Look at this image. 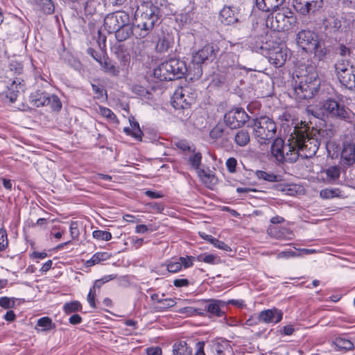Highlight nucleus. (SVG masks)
Returning <instances> with one entry per match:
<instances>
[{"instance_id":"nucleus-64","label":"nucleus","mask_w":355,"mask_h":355,"mask_svg":"<svg viewBox=\"0 0 355 355\" xmlns=\"http://www.w3.org/2000/svg\"><path fill=\"white\" fill-rule=\"evenodd\" d=\"M95 297H96V292H95V291H93V289H90L88 295H87V302H89V304H90V306L92 308H95L96 307Z\"/></svg>"},{"instance_id":"nucleus-12","label":"nucleus","mask_w":355,"mask_h":355,"mask_svg":"<svg viewBox=\"0 0 355 355\" xmlns=\"http://www.w3.org/2000/svg\"><path fill=\"white\" fill-rule=\"evenodd\" d=\"M334 69L340 83L349 90H355V67L340 59L334 64Z\"/></svg>"},{"instance_id":"nucleus-44","label":"nucleus","mask_w":355,"mask_h":355,"mask_svg":"<svg viewBox=\"0 0 355 355\" xmlns=\"http://www.w3.org/2000/svg\"><path fill=\"white\" fill-rule=\"evenodd\" d=\"M193 13L189 10H184L178 17L177 19L179 20L182 24H187L191 23L193 20Z\"/></svg>"},{"instance_id":"nucleus-14","label":"nucleus","mask_w":355,"mask_h":355,"mask_svg":"<svg viewBox=\"0 0 355 355\" xmlns=\"http://www.w3.org/2000/svg\"><path fill=\"white\" fill-rule=\"evenodd\" d=\"M270 49L263 55L267 57L270 63L275 67L283 66L287 60L286 49H284V44L273 40Z\"/></svg>"},{"instance_id":"nucleus-24","label":"nucleus","mask_w":355,"mask_h":355,"mask_svg":"<svg viewBox=\"0 0 355 355\" xmlns=\"http://www.w3.org/2000/svg\"><path fill=\"white\" fill-rule=\"evenodd\" d=\"M134 29H135V25L131 24L130 21L126 23L125 25L121 26V28H118L113 33L115 34L116 40L122 42L130 39L132 35H135Z\"/></svg>"},{"instance_id":"nucleus-15","label":"nucleus","mask_w":355,"mask_h":355,"mask_svg":"<svg viewBox=\"0 0 355 355\" xmlns=\"http://www.w3.org/2000/svg\"><path fill=\"white\" fill-rule=\"evenodd\" d=\"M250 119L243 108L237 107L227 112L224 116L227 126L231 129H236L243 126Z\"/></svg>"},{"instance_id":"nucleus-8","label":"nucleus","mask_w":355,"mask_h":355,"mask_svg":"<svg viewBox=\"0 0 355 355\" xmlns=\"http://www.w3.org/2000/svg\"><path fill=\"white\" fill-rule=\"evenodd\" d=\"M293 146L297 155V159L301 157L304 159L311 158L315 155L318 150L320 142L318 141L312 132L298 133L295 137L291 135Z\"/></svg>"},{"instance_id":"nucleus-10","label":"nucleus","mask_w":355,"mask_h":355,"mask_svg":"<svg viewBox=\"0 0 355 355\" xmlns=\"http://www.w3.org/2000/svg\"><path fill=\"white\" fill-rule=\"evenodd\" d=\"M249 126L253 128V134L257 141L261 144H266L274 139L277 132L275 122L264 116L253 119Z\"/></svg>"},{"instance_id":"nucleus-29","label":"nucleus","mask_w":355,"mask_h":355,"mask_svg":"<svg viewBox=\"0 0 355 355\" xmlns=\"http://www.w3.org/2000/svg\"><path fill=\"white\" fill-rule=\"evenodd\" d=\"M100 65L103 70L113 76H118L119 73V68L112 62L107 57H103V60L100 61Z\"/></svg>"},{"instance_id":"nucleus-9","label":"nucleus","mask_w":355,"mask_h":355,"mask_svg":"<svg viewBox=\"0 0 355 355\" xmlns=\"http://www.w3.org/2000/svg\"><path fill=\"white\" fill-rule=\"evenodd\" d=\"M297 24V17L288 8L282 7L279 11L271 12L267 17L266 25L278 32L292 30Z\"/></svg>"},{"instance_id":"nucleus-42","label":"nucleus","mask_w":355,"mask_h":355,"mask_svg":"<svg viewBox=\"0 0 355 355\" xmlns=\"http://www.w3.org/2000/svg\"><path fill=\"white\" fill-rule=\"evenodd\" d=\"M117 57L120 60L122 70L126 69L129 67L130 62V54L129 53L121 51L118 53Z\"/></svg>"},{"instance_id":"nucleus-5","label":"nucleus","mask_w":355,"mask_h":355,"mask_svg":"<svg viewBox=\"0 0 355 355\" xmlns=\"http://www.w3.org/2000/svg\"><path fill=\"white\" fill-rule=\"evenodd\" d=\"M187 73L192 77L190 65L187 67L185 62L182 60L171 58L163 62L155 68L153 75L160 81H169L182 78Z\"/></svg>"},{"instance_id":"nucleus-28","label":"nucleus","mask_w":355,"mask_h":355,"mask_svg":"<svg viewBox=\"0 0 355 355\" xmlns=\"http://www.w3.org/2000/svg\"><path fill=\"white\" fill-rule=\"evenodd\" d=\"M49 94L42 92L40 90H37L31 95V101L33 105L35 107H42L46 105V101Z\"/></svg>"},{"instance_id":"nucleus-51","label":"nucleus","mask_w":355,"mask_h":355,"mask_svg":"<svg viewBox=\"0 0 355 355\" xmlns=\"http://www.w3.org/2000/svg\"><path fill=\"white\" fill-rule=\"evenodd\" d=\"M167 270L171 273H176L181 270L182 264L179 261H169L166 263Z\"/></svg>"},{"instance_id":"nucleus-20","label":"nucleus","mask_w":355,"mask_h":355,"mask_svg":"<svg viewBox=\"0 0 355 355\" xmlns=\"http://www.w3.org/2000/svg\"><path fill=\"white\" fill-rule=\"evenodd\" d=\"M24 80L21 77H15L10 86H8V90L6 91V97L9 98L10 101L15 102L20 92L24 90Z\"/></svg>"},{"instance_id":"nucleus-48","label":"nucleus","mask_w":355,"mask_h":355,"mask_svg":"<svg viewBox=\"0 0 355 355\" xmlns=\"http://www.w3.org/2000/svg\"><path fill=\"white\" fill-rule=\"evenodd\" d=\"M202 160V155L200 153L198 152L194 153L192 156H191L189 159V162L191 166L196 169L198 170Z\"/></svg>"},{"instance_id":"nucleus-6","label":"nucleus","mask_w":355,"mask_h":355,"mask_svg":"<svg viewBox=\"0 0 355 355\" xmlns=\"http://www.w3.org/2000/svg\"><path fill=\"white\" fill-rule=\"evenodd\" d=\"M273 40L268 35L267 27L263 24L257 22L252 24V31L247 42L252 51L264 55L270 49Z\"/></svg>"},{"instance_id":"nucleus-27","label":"nucleus","mask_w":355,"mask_h":355,"mask_svg":"<svg viewBox=\"0 0 355 355\" xmlns=\"http://www.w3.org/2000/svg\"><path fill=\"white\" fill-rule=\"evenodd\" d=\"M144 37H139L135 35V39L131 42L130 51L133 58H137L144 53V42L141 40Z\"/></svg>"},{"instance_id":"nucleus-47","label":"nucleus","mask_w":355,"mask_h":355,"mask_svg":"<svg viewBox=\"0 0 355 355\" xmlns=\"http://www.w3.org/2000/svg\"><path fill=\"white\" fill-rule=\"evenodd\" d=\"M97 2L95 0H87L85 3V13L92 15L96 12Z\"/></svg>"},{"instance_id":"nucleus-62","label":"nucleus","mask_w":355,"mask_h":355,"mask_svg":"<svg viewBox=\"0 0 355 355\" xmlns=\"http://www.w3.org/2000/svg\"><path fill=\"white\" fill-rule=\"evenodd\" d=\"M92 91L96 95L97 98H101L103 96L104 93H106V91L98 85L92 84Z\"/></svg>"},{"instance_id":"nucleus-18","label":"nucleus","mask_w":355,"mask_h":355,"mask_svg":"<svg viewBox=\"0 0 355 355\" xmlns=\"http://www.w3.org/2000/svg\"><path fill=\"white\" fill-rule=\"evenodd\" d=\"M340 163L345 167L352 166L355 164V141L345 139L342 145Z\"/></svg>"},{"instance_id":"nucleus-34","label":"nucleus","mask_w":355,"mask_h":355,"mask_svg":"<svg viewBox=\"0 0 355 355\" xmlns=\"http://www.w3.org/2000/svg\"><path fill=\"white\" fill-rule=\"evenodd\" d=\"M340 166H331L324 171L326 174L327 179L329 182H334L338 180L340 175Z\"/></svg>"},{"instance_id":"nucleus-17","label":"nucleus","mask_w":355,"mask_h":355,"mask_svg":"<svg viewBox=\"0 0 355 355\" xmlns=\"http://www.w3.org/2000/svg\"><path fill=\"white\" fill-rule=\"evenodd\" d=\"M324 0H294L293 8L296 12L306 15L314 13L322 8Z\"/></svg>"},{"instance_id":"nucleus-45","label":"nucleus","mask_w":355,"mask_h":355,"mask_svg":"<svg viewBox=\"0 0 355 355\" xmlns=\"http://www.w3.org/2000/svg\"><path fill=\"white\" fill-rule=\"evenodd\" d=\"M94 239L103 241H110L112 239V234L110 232L103 230H94L92 233Z\"/></svg>"},{"instance_id":"nucleus-53","label":"nucleus","mask_w":355,"mask_h":355,"mask_svg":"<svg viewBox=\"0 0 355 355\" xmlns=\"http://www.w3.org/2000/svg\"><path fill=\"white\" fill-rule=\"evenodd\" d=\"M8 245L7 232L4 228L0 229V250H4Z\"/></svg>"},{"instance_id":"nucleus-41","label":"nucleus","mask_w":355,"mask_h":355,"mask_svg":"<svg viewBox=\"0 0 355 355\" xmlns=\"http://www.w3.org/2000/svg\"><path fill=\"white\" fill-rule=\"evenodd\" d=\"M130 123L132 130L131 136L137 139L141 140L143 133L140 129L139 123L132 119V120L130 119Z\"/></svg>"},{"instance_id":"nucleus-50","label":"nucleus","mask_w":355,"mask_h":355,"mask_svg":"<svg viewBox=\"0 0 355 355\" xmlns=\"http://www.w3.org/2000/svg\"><path fill=\"white\" fill-rule=\"evenodd\" d=\"M159 306H156L157 310H165L168 308L173 307L175 305L176 302L173 299L166 298L159 301Z\"/></svg>"},{"instance_id":"nucleus-49","label":"nucleus","mask_w":355,"mask_h":355,"mask_svg":"<svg viewBox=\"0 0 355 355\" xmlns=\"http://www.w3.org/2000/svg\"><path fill=\"white\" fill-rule=\"evenodd\" d=\"M132 92L140 97L150 98V92L146 88L140 85H135L132 87Z\"/></svg>"},{"instance_id":"nucleus-33","label":"nucleus","mask_w":355,"mask_h":355,"mask_svg":"<svg viewBox=\"0 0 355 355\" xmlns=\"http://www.w3.org/2000/svg\"><path fill=\"white\" fill-rule=\"evenodd\" d=\"M35 3L40 8L44 13L50 15L53 13L55 6L51 0H33Z\"/></svg>"},{"instance_id":"nucleus-55","label":"nucleus","mask_w":355,"mask_h":355,"mask_svg":"<svg viewBox=\"0 0 355 355\" xmlns=\"http://www.w3.org/2000/svg\"><path fill=\"white\" fill-rule=\"evenodd\" d=\"M179 260L180 263L182 264V267L183 266L184 268H188L193 265L195 257L193 256H187L186 257H181Z\"/></svg>"},{"instance_id":"nucleus-61","label":"nucleus","mask_w":355,"mask_h":355,"mask_svg":"<svg viewBox=\"0 0 355 355\" xmlns=\"http://www.w3.org/2000/svg\"><path fill=\"white\" fill-rule=\"evenodd\" d=\"M196 171L198 172L199 177L202 180H205V179H207V180H210L211 182H212L214 180L216 179L215 176L214 175L207 173L204 169H200V168H199L198 170H196Z\"/></svg>"},{"instance_id":"nucleus-11","label":"nucleus","mask_w":355,"mask_h":355,"mask_svg":"<svg viewBox=\"0 0 355 355\" xmlns=\"http://www.w3.org/2000/svg\"><path fill=\"white\" fill-rule=\"evenodd\" d=\"M270 151L275 160L279 164L295 163L297 160V155L293 146L291 138L286 144L282 138H275L271 145Z\"/></svg>"},{"instance_id":"nucleus-4","label":"nucleus","mask_w":355,"mask_h":355,"mask_svg":"<svg viewBox=\"0 0 355 355\" xmlns=\"http://www.w3.org/2000/svg\"><path fill=\"white\" fill-rule=\"evenodd\" d=\"M306 73L297 76L298 80H295L293 85L294 92L299 99H310L318 94L320 80L313 67H306Z\"/></svg>"},{"instance_id":"nucleus-38","label":"nucleus","mask_w":355,"mask_h":355,"mask_svg":"<svg viewBox=\"0 0 355 355\" xmlns=\"http://www.w3.org/2000/svg\"><path fill=\"white\" fill-rule=\"evenodd\" d=\"M341 191L339 189H324L320 192V196L323 199H331L335 197H340Z\"/></svg>"},{"instance_id":"nucleus-16","label":"nucleus","mask_w":355,"mask_h":355,"mask_svg":"<svg viewBox=\"0 0 355 355\" xmlns=\"http://www.w3.org/2000/svg\"><path fill=\"white\" fill-rule=\"evenodd\" d=\"M189 87L180 88L175 91L172 97V105L176 110H187L194 101V97L189 96Z\"/></svg>"},{"instance_id":"nucleus-59","label":"nucleus","mask_w":355,"mask_h":355,"mask_svg":"<svg viewBox=\"0 0 355 355\" xmlns=\"http://www.w3.org/2000/svg\"><path fill=\"white\" fill-rule=\"evenodd\" d=\"M178 312L181 314H186L187 315H193L200 313L197 309L190 306L181 308L178 311Z\"/></svg>"},{"instance_id":"nucleus-31","label":"nucleus","mask_w":355,"mask_h":355,"mask_svg":"<svg viewBox=\"0 0 355 355\" xmlns=\"http://www.w3.org/2000/svg\"><path fill=\"white\" fill-rule=\"evenodd\" d=\"M250 141V134L248 130L241 129L236 132L234 135V141L240 147L247 146Z\"/></svg>"},{"instance_id":"nucleus-63","label":"nucleus","mask_w":355,"mask_h":355,"mask_svg":"<svg viewBox=\"0 0 355 355\" xmlns=\"http://www.w3.org/2000/svg\"><path fill=\"white\" fill-rule=\"evenodd\" d=\"M173 285L175 287H186L189 285V282L187 279H175L173 280Z\"/></svg>"},{"instance_id":"nucleus-37","label":"nucleus","mask_w":355,"mask_h":355,"mask_svg":"<svg viewBox=\"0 0 355 355\" xmlns=\"http://www.w3.org/2000/svg\"><path fill=\"white\" fill-rule=\"evenodd\" d=\"M45 106H49L52 110L58 112L62 108V103L58 96L49 94Z\"/></svg>"},{"instance_id":"nucleus-1","label":"nucleus","mask_w":355,"mask_h":355,"mask_svg":"<svg viewBox=\"0 0 355 355\" xmlns=\"http://www.w3.org/2000/svg\"><path fill=\"white\" fill-rule=\"evenodd\" d=\"M308 112L318 119H329L352 123L354 119V112L345 105L341 96L328 97L318 105L308 108Z\"/></svg>"},{"instance_id":"nucleus-58","label":"nucleus","mask_w":355,"mask_h":355,"mask_svg":"<svg viewBox=\"0 0 355 355\" xmlns=\"http://www.w3.org/2000/svg\"><path fill=\"white\" fill-rule=\"evenodd\" d=\"M15 302L12 301L10 298L8 297H2L0 298V306L4 309H10L13 307Z\"/></svg>"},{"instance_id":"nucleus-46","label":"nucleus","mask_w":355,"mask_h":355,"mask_svg":"<svg viewBox=\"0 0 355 355\" xmlns=\"http://www.w3.org/2000/svg\"><path fill=\"white\" fill-rule=\"evenodd\" d=\"M9 68L10 71L14 75H17V77H20L19 76H21L24 71L23 64L15 61H12L10 63Z\"/></svg>"},{"instance_id":"nucleus-23","label":"nucleus","mask_w":355,"mask_h":355,"mask_svg":"<svg viewBox=\"0 0 355 355\" xmlns=\"http://www.w3.org/2000/svg\"><path fill=\"white\" fill-rule=\"evenodd\" d=\"M285 0H256L257 8L263 12H277Z\"/></svg>"},{"instance_id":"nucleus-35","label":"nucleus","mask_w":355,"mask_h":355,"mask_svg":"<svg viewBox=\"0 0 355 355\" xmlns=\"http://www.w3.org/2000/svg\"><path fill=\"white\" fill-rule=\"evenodd\" d=\"M110 258V255L107 252H96L95 253L90 259L87 260L85 263L87 267H91L94 266L101 261L107 260Z\"/></svg>"},{"instance_id":"nucleus-22","label":"nucleus","mask_w":355,"mask_h":355,"mask_svg":"<svg viewBox=\"0 0 355 355\" xmlns=\"http://www.w3.org/2000/svg\"><path fill=\"white\" fill-rule=\"evenodd\" d=\"M193 342L191 340H180L173 345V355H191L193 352Z\"/></svg>"},{"instance_id":"nucleus-57","label":"nucleus","mask_w":355,"mask_h":355,"mask_svg":"<svg viewBox=\"0 0 355 355\" xmlns=\"http://www.w3.org/2000/svg\"><path fill=\"white\" fill-rule=\"evenodd\" d=\"M216 248L223 250L224 251H230L231 250L229 245L225 244L223 241H219L218 239L214 238L211 243Z\"/></svg>"},{"instance_id":"nucleus-43","label":"nucleus","mask_w":355,"mask_h":355,"mask_svg":"<svg viewBox=\"0 0 355 355\" xmlns=\"http://www.w3.org/2000/svg\"><path fill=\"white\" fill-rule=\"evenodd\" d=\"M197 259L199 261H202L209 264H216L219 261L218 257L214 254H202L198 256Z\"/></svg>"},{"instance_id":"nucleus-13","label":"nucleus","mask_w":355,"mask_h":355,"mask_svg":"<svg viewBox=\"0 0 355 355\" xmlns=\"http://www.w3.org/2000/svg\"><path fill=\"white\" fill-rule=\"evenodd\" d=\"M130 21V17L128 12L122 10L116 11L107 15L104 19L105 29L109 33H113L121 26Z\"/></svg>"},{"instance_id":"nucleus-36","label":"nucleus","mask_w":355,"mask_h":355,"mask_svg":"<svg viewBox=\"0 0 355 355\" xmlns=\"http://www.w3.org/2000/svg\"><path fill=\"white\" fill-rule=\"evenodd\" d=\"M255 174L258 179L270 182H276L280 180L279 177L272 173H268L264 171H257Z\"/></svg>"},{"instance_id":"nucleus-32","label":"nucleus","mask_w":355,"mask_h":355,"mask_svg":"<svg viewBox=\"0 0 355 355\" xmlns=\"http://www.w3.org/2000/svg\"><path fill=\"white\" fill-rule=\"evenodd\" d=\"M333 344L336 346L338 350H352L354 349V344L352 342L345 337L338 336L334 339Z\"/></svg>"},{"instance_id":"nucleus-26","label":"nucleus","mask_w":355,"mask_h":355,"mask_svg":"<svg viewBox=\"0 0 355 355\" xmlns=\"http://www.w3.org/2000/svg\"><path fill=\"white\" fill-rule=\"evenodd\" d=\"M225 302L217 300H210L209 304L205 305V310L212 315L222 317L225 312L221 310V306H225Z\"/></svg>"},{"instance_id":"nucleus-52","label":"nucleus","mask_w":355,"mask_h":355,"mask_svg":"<svg viewBox=\"0 0 355 355\" xmlns=\"http://www.w3.org/2000/svg\"><path fill=\"white\" fill-rule=\"evenodd\" d=\"M223 132L224 129L223 125L218 124L210 131L209 136L212 139H217L223 136Z\"/></svg>"},{"instance_id":"nucleus-40","label":"nucleus","mask_w":355,"mask_h":355,"mask_svg":"<svg viewBox=\"0 0 355 355\" xmlns=\"http://www.w3.org/2000/svg\"><path fill=\"white\" fill-rule=\"evenodd\" d=\"M37 326L42 328V331H49L55 327V324L49 317H43L37 320Z\"/></svg>"},{"instance_id":"nucleus-39","label":"nucleus","mask_w":355,"mask_h":355,"mask_svg":"<svg viewBox=\"0 0 355 355\" xmlns=\"http://www.w3.org/2000/svg\"><path fill=\"white\" fill-rule=\"evenodd\" d=\"M82 309V305L78 301L67 302L64 304L63 310L66 314H71Z\"/></svg>"},{"instance_id":"nucleus-25","label":"nucleus","mask_w":355,"mask_h":355,"mask_svg":"<svg viewBox=\"0 0 355 355\" xmlns=\"http://www.w3.org/2000/svg\"><path fill=\"white\" fill-rule=\"evenodd\" d=\"M323 26L329 33H335L340 31L342 23L340 19L334 15H329L323 20Z\"/></svg>"},{"instance_id":"nucleus-54","label":"nucleus","mask_w":355,"mask_h":355,"mask_svg":"<svg viewBox=\"0 0 355 355\" xmlns=\"http://www.w3.org/2000/svg\"><path fill=\"white\" fill-rule=\"evenodd\" d=\"M99 113L103 116H104L110 120H114L116 118L114 113L110 109L105 107L99 106Z\"/></svg>"},{"instance_id":"nucleus-30","label":"nucleus","mask_w":355,"mask_h":355,"mask_svg":"<svg viewBox=\"0 0 355 355\" xmlns=\"http://www.w3.org/2000/svg\"><path fill=\"white\" fill-rule=\"evenodd\" d=\"M311 132L313 136L318 139V141L320 142V145L331 140V138L334 135V131L331 129L315 130Z\"/></svg>"},{"instance_id":"nucleus-60","label":"nucleus","mask_w":355,"mask_h":355,"mask_svg":"<svg viewBox=\"0 0 355 355\" xmlns=\"http://www.w3.org/2000/svg\"><path fill=\"white\" fill-rule=\"evenodd\" d=\"M205 345L204 341H198L195 343L196 352L194 355H206L204 351Z\"/></svg>"},{"instance_id":"nucleus-2","label":"nucleus","mask_w":355,"mask_h":355,"mask_svg":"<svg viewBox=\"0 0 355 355\" xmlns=\"http://www.w3.org/2000/svg\"><path fill=\"white\" fill-rule=\"evenodd\" d=\"M160 17V8L152 1L141 3L134 15L135 35L139 37H146L159 23Z\"/></svg>"},{"instance_id":"nucleus-19","label":"nucleus","mask_w":355,"mask_h":355,"mask_svg":"<svg viewBox=\"0 0 355 355\" xmlns=\"http://www.w3.org/2000/svg\"><path fill=\"white\" fill-rule=\"evenodd\" d=\"M218 19L222 24L227 26L239 23V9L235 6H225L219 12Z\"/></svg>"},{"instance_id":"nucleus-3","label":"nucleus","mask_w":355,"mask_h":355,"mask_svg":"<svg viewBox=\"0 0 355 355\" xmlns=\"http://www.w3.org/2000/svg\"><path fill=\"white\" fill-rule=\"evenodd\" d=\"M297 44L304 51L314 53V58L319 61L324 60L330 52L326 38H319L317 33L310 30H302L296 36Z\"/></svg>"},{"instance_id":"nucleus-21","label":"nucleus","mask_w":355,"mask_h":355,"mask_svg":"<svg viewBox=\"0 0 355 355\" xmlns=\"http://www.w3.org/2000/svg\"><path fill=\"white\" fill-rule=\"evenodd\" d=\"M261 322L277 323L282 319L283 313L277 309H266L259 313Z\"/></svg>"},{"instance_id":"nucleus-7","label":"nucleus","mask_w":355,"mask_h":355,"mask_svg":"<svg viewBox=\"0 0 355 355\" xmlns=\"http://www.w3.org/2000/svg\"><path fill=\"white\" fill-rule=\"evenodd\" d=\"M219 52L218 46L215 44H207L201 49L193 54L190 63L192 72L191 79H198L202 74V64L206 62L214 61Z\"/></svg>"},{"instance_id":"nucleus-56","label":"nucleus","mask_w":355,"mask_h":355,"mask_svg":"<svg viewBox=\"0 0 355 355\" xmlns=\"http://www.w3.org/2000/svg\"><path fill=\"white\" fill-rule=\"evenodd\" d=\"M225 165L228 171L234 173L236 171L237 160L234 157H230L227 159Z\"/></svg>"}]
</instances>
